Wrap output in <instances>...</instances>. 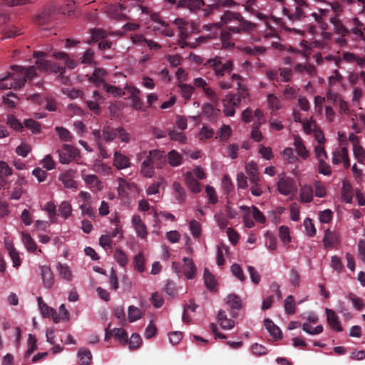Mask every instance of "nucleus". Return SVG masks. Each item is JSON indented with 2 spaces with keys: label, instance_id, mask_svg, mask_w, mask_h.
I'll return each instance as SVG.
<instances>
[{
  "label": "nucleus",
  "instance_id": "nucleus-1",
  "mask_svg": "<svg viewBox=\"0 0 365 365\" xmlns=\"http://www.w3.org/2000/svg\"><path fill=\"white\" fill-rule=\"evenodd\" d=\"M15 73H8L6 75L0 76V89H21L27 80L33 81L37 76L36 67L34 66L28 68L17 65L11 66Z\"/></svg>",
  "mask_w": 365,
  "mask_h": 365
},
{
  "label": "nucleus",
  "instance_id": "nucleus-2",
  "mask_svg": "<svg viewBox=\"0 0 365 365\" xmlns=\"http://www.w3.org/2000/svg\"><path fill=\"white\" fill-rule=\"evenodd\" d=\"M237 21L239 25L237 26H230L228 28L229 31L232 33H240L242 31H250L254 29L255 24L245 20L239 12H234L232 11H225L220 17V21L217 23H213L210 25L205 26L208 30L212 28L220 29L224 25Z\"/></svg>",
  "mask_w": 365,
  "mask_h": 365
},
{
  "label": "nucleus",
  "instance_id": "nucleus-3",
  "mask_svg": "<svg viewBox=\"0 0 365 365\" xmlns=\"http://www.w3.org/2000/svg\"><path fill=\"white\" fill-rule=\"evenodd\" d=\"M204 66L211 69L217 78H221L226 74H230L233 70V61L225 60L222 56H215L208 59Z\"/></svg>",
  "mask_w": 365,
  "mask_h": 365
},
{
  "label": "nucleus",
  "instance_id": "nucleus-4",
  "mask_svg": "<svg viewBox=\"0 0 365 365\" xmlns=\"http://www.w3.org/2000/svg\"><path fill=\"white\" fill-rule=\"evenodd\" d=\"M34 56L37 58L36 64L40 71H51L56 73H63L64 72V68L59 63L44 59L45 53L40 51L34 52Z\"/></svg>",
  "mask_w": 365,
  "mask_h": 365
},
{
  "label": "nucleus",
  "instance_id": "nucleus-5",
  "mask_svg": "<svg viewBox=\"0 0 365 365\" xmlns=\"http://www.w3.org/2000/svg\"><path fill=\"white\" fill-rule=\"evenodd\" d=\"M294 1L297 6L293 12L286 7H284L282 9L284 15L287 16V18L293 22L301 21L304 18H306L307 16L305 15L304 8L309 6V4L306 0H294Z\"/></svg>",
  "mask_w": 365,
  "mask_h": 365
},
{
  "label": "nucleus",
  "instance_id": "nucleus-6",
  "mask_svg": "<svg viewBox=\"0 0 365 365\" xmlns=\"http://www.w3.org/2000/svg\"><path fill=\"white\" fill-rule=\"evenodd\" d=\"M59 162L62 164H68L79 154L77 148L68 144H63L61 149L57 150Z\"/></svg>",
  "mask_w": 365,
  "mask_h": 365
},
{
  "label": "nucleus",
  "instance_id": "nucleus-7",
  "mask_svg": "<svg viewBox=\"0 0 365 365\" xmlns=\"http://www.w3.org/2000/svg\"><path fill=\"white\" fill-rule=\"evenodd\" d=\"M328 4L336 14H339L344 10L356 14V8L354 0H336L333 2H329Z\"/></svg>",
  "mask_w": 365,
  "mask_h": 365
},
{
  "label": "nucleus",
  "instance_id": "nucleus-8",
  "mask_svg": "<svg viewBox=\"0 0 365 365\" xmlns=\"http://www.w3.org/2000/svg\"><path fill=\"white\" fill-rule=\"evenodd\" d=\"M76 177L77 170L68 169L59 175L58 180L62 182L66 188L77 190L78 182L74 180Z\"/></svg>",
  "mask_w": 365,
  "mask_h": 365
},
{
  "label": "nucleus",
  "instance_id": "nucleus-9",
  "mask_svg": "<svg viewBox=\"0 0 365 365\" xmlns=\"http://www.w3.org/2000/svg\"><path fill=\"white\" fill-rule=\"evenodd\" d=\"M128 98L131 101V107L137 110H143V103L140 98V91L134 86H126L125 87Z\"/></svg>",
  "mask_w": 365,
  "mask_h": 365
},
{
  "label": "nucleus",
  "instance_id": "nucleus-10",
  "mask_svg": "<svg viewBox=\"0 0 365 365\" xmlns=\"http://www.w3.org/2000/svg\"><path fill=\"white\" fill-rule=\"evenodd\" d=\"M110 324H109L106 329L105 340L108 341L112 336H114L123 344H127L128 335L125 330L122 328H114L110 329Z\"/></svg>",
  "mask_w": 365,
  "mask_h": 365
},
{
  "label": "nucleus",
  "instance_id": "nucleus-11",
  "mask_svg": "<svg viewBox=\"0 0 365 365\" xmlns=\"http://www.w3.org/2000/svg\"><path fill=\"white\" fill-rule=\"evenodd\" d=\"M346 25L351 27V33L354 35L359 36L363 41H365V26L357 17L346 22Z\"/></svg>",
  "mask_w": 365,
  "mask_h": 365
},
{
  "label": "nucleus",
  "instance_id": "nucleus-12",
  "mask_svg": "<svg viewBox=\"0 0 365 365\" xmlns=\"http://www.w3.org/2000/svg\"><path fill=\"white\" fill-rule=\"evenodd\" d=\"M54 18V8L45 7L36 16V21L39 25H45L50 23Z\"/></svg>",
  "mask_w": 365,
  "mask_h": 365
},
{
  "label": "nucleus",
  "instance_id": "nucleus-13",
  "mask_svg": "<svg viewBox=\"0 0 365 365\" xmlns=\"http://www.w3.org/2000/svg\"><path fill=\"white\" fill-rule=\"evenodd\" d=\"M294 181L290 178H281L277 183V188L279 192L284 195H288L290 194L294 188Z\"/></svg>",
  "mask_w": 365,
  "mask_h": 365
},
{
  "label": "nucleus",
  "instance_id": "nucleus-14",
  "mask_svg": "<svg viewBox=\"0 0 365 365\" xmlns=\"http://www.w3.org/2000/svg\"><path fill=\"white\" fill-rule=\"evenodd\" d=\"M203 6V0H180L177 2L178 8H186L192 12H196Z\"/></svg>",
  "mask_w": 365,
  "mask_h": 365
},
{
  "label": "nucleus",
  "instance_id": "nucleus-15",
  "mask_svg": "<svg viewBox=\"0 0 365 365\" xmlns=\"http://www.w3.org/2000/svg\"><path fill=\"white\" fill-rule=\"evenodd\" d=\"M41 275L45 288L51 289L54 284L53 274L48 266H41Z\"/></svg>",
  "mask_w": 365,
  "mask_h": 365
},
{
  "label": "nucleus",
  "instance_id": "nucleus-16",
  "mask_svg": "<svg viewBox=\"0 0 365 365\" xmlns=\"http://www.w3.org/2000/svg\"><path fill=\"white\" fill-rule=\"evenodd\" d=\"M325 312L327 315V322L330 327L336 331H341L343 329L342 327L339 322V317L336 314L334 311L327 308L325 309Z\"/></svg>",
  "mask_w": 365,
  "mask_h": 365
},
{
  "label": "nucleus",
  "instance_id": "nucleus-17",
  "mask_svg": "<svg viewBox=\"0 0 365 365\" xmlns=\"http://www.w3.org/2000/svg\"><path fill=\"white\" fill-rule=\"evenodd\" d=\"M157 169H162L167 163V155L163 150L155 149L150 151Z\"/></svg>",
  "mask_w": 365,
  "mask_h": 365
},
{
  "label": "nucleus",
  "instance_id": "nucleus-18",
  "mask_svg": "<svg viewBox=\"0 0 365 365\" xmlns=\"http://www.w3.org/2000/svg\"><path fill=\"white\" fill-rule=\"evenodd\" d=\"M185 181L187 187L193 193H199L201 191L200 182L195 179L193 173L190 171L185 174Z\"/></svg>",
  "mask_w": 365,
  "mask_h": 365
},
{
  "label": "nucleus",
  "instance_id": "nucleus-19",
  "mask_svg": "<svg viewBox=\"0 0 365 365\" xmlns=\"http://www.w3.org/2000/svg\"><path fill=\"white\" fill-rule=\"evenodd\" d=\"M113 165L119 170L129 168L130 165V159L121 153L115 151L113 155Z\"/></svg>",
  "mask_w": 365,
  "mask_h": 365
},
{
  "label": "nucleus",
  "instance_id": "nucleus-20",
  "mask_svg": "<svg viewBox=\"0 0 365 365\" xmlns=\"http://www.w3.org/2000/svg\"><path fill=\"white\" fill-rule=\"evenodd\" d=\"M227 304L231 309L230 314L233 317L237 316L236 311L240 310L242 308V301L237 295L235 294H230L227 297Z\"/></svg>",
  "mask_w": 365,
  "mask_h": 365
},
{
  "label": "nucleus",
  "instance_id": "nucleus-21",
  "mask_svg": "<svg viewBox=\"0 0 365 365\" xmlns=\"http://www.w3.org/2000/svg\"><path fill=\"white\" fill-rule=\"evenodd\" d=\"M331 24L334 26V32L345 37L351 33V28L349 29L338 19L332 17L330 19Z\"/></svg>",
  "mask_w": 365,
  "mask_h": 365
},
{
  "label": "nucleus",
  "instance_id": "nucleus-22",
  "mask_svg": "<svg viewBox=\"0 0 365 365\" xmlns=\"http://www.w3.org/2000/svg\"><path fill=\"white\" fill-rule=\"evenodd\" d=\"M230 79L232 81L237 83V93L236 94H238V96L242 98L243 100L247 98L249 96L248 90L247 88L242 83V77L238 74L234 73L231 76Z\"/></svg>",
  "mask_w": 365,
  "mask_h": 365
},
{
  "label": "nucleus",
  "instance_id": "nucleus-23",
  "mask_svg": "<svg viewBox=\"0 0 365 365\" xmlns=\"http://www.w3.org/2000/svg\"><path fill=\"white\" fill-rule=\"evenodd\" d=\"M132 223L138 237L140 238H145L148 234L147 229L140 217L138 215H133L132 218Z\"/></svg>",
  "mask_w": 365,
  "mask_h": 365
},
{
  "label": "nucleus",
  "instance_id": "nucleus-24",
  "mask_svg": "<svg viewBox=\"0 0 365 365\" xmlns=\"http://www.w3.org/2000/svg\"><path fill=\"white\" fill-rule=\"evenodd\" d=\"M107 74V71L102 68H96L93 75L89 78V81L93 83L96 86L101 87L103 83H106L104 81V76Z\"/></svg>",
  "mask_w": 365,
  "mask_h": 365
},
{
  "label": "nucleus",
  "instance_id": "nucleus-25",
  "mask_svg": "<svg viewBox=\"0 0 365 365\" xmlns=\"http://www.w3.org/2000/svg\"><path fill=\"white\" fill-rule=\"evenodd\" d=\"M339 242V236L334 232L329 230L325 231L324 237L323 239L324 246L326 248H332L334 246Z\"/></svg>",
  "mask_w": 365,
  "mask_h": 365
},
{
  "label": "nucleus",
  "instance_id": "nucleus-26",
  "mask_svg": "<svg viewBox=\"0 0 365 365\" xmlns=\"http://www.w3.org/2000/svg\"><path fill=\"white\" fill-rule=\"evenodd\" d=\"M264 325L270 335L277 339H280L282 337L281 329L274 324V322L269 319H265L264 321Z\"/></svg>",
  "mask_w": 365,
  "mask_h": 365
},
{
  "label": "nucleus",
  "instance_id": "nucleus-27",
  "mask_svg": "<svg viewBox=\"0 0 365 365\" xmlns=\"http://www.w3.org/2000/svg\"><path fill=\"white\" fill-rule=\"evenodd\" d=\"M245 168L250 182H256L259 181L260 178L257 163L251 161L247 164Z\"/></svg>",
  "mask_w": 365,
  "mask_h": 365
},
{
  "label": "nucleus",
  "instance_id": "nucleus-28",
  "mask_svg": "<svg viewBox=\"0 0 365 365\" xmlns=\"http://www.w3.org/2000/svg\"><path fill=\"white\" fill-rule=\"evenodd\" d=\"M183 272L187 279H192L196 274V267L192 259L184 257Z\"/></svg>",
  "mask_w": 365,
  "mask_h": 365
},
{
  "label": "nucleus",
  "instance_id": "nucleus-29",
  "mask_svg": "<svg viewBox=\"0 0 365 365\" xmlns=\"http://www.w3.org/2000/svg\"><path fill=\"white\" fill-rule=\"evenodd\" d=\"M83 178L90 188L96 190H101L102 189V182L96 175H83Z\"/></svg>",
  "mask_w": 365,
  "mask_h": 365
},
{
  "label": "nucleus",
  "instance_id": "nucleus-30",
  "mask_svg": "<svg viewBox=\"0 0 365 365\" xmlns=\"http://www.w3.org/2000/svg\"><path fill=\"white\" fill-rule=\"evenodd\" d=\"M217 320L222 329H231L235 327V322L227 317L224 310H220L217 314Z\"/></svg>",
  "mask_w": 365,
  "mask_h": 365
},
{
  "label": "nucleus",
  "instance_id": "nucleus-31",
  "mask_svg": "<svg viewBox=\"0 0 365 365\" xmlns=\"http://www.w3.org/2000/svg\"><path fill=\"white\" fill-rule=\"evenodd\" d=\"M313 188L311 185H304L300 188L299 197L302 202L308 203L313 200Z\"/></svg>",
  "mask_w": 365,
  "mask_h": 365
},
{
  "label": "nucleus",
  "instance_id": "nucleus-32",
  "mask_svg": "<svg viewBox=\"0 0 365 365\" xmlns=\"http://www.w3.org/2000/svg\"><path fill=\"white\" fill-rule=\"evenodd\" d=\"M93 98L95 101H87L86 103L89 109L93 111L96 114H98L100 113V107L98 102H103L104 98L101 96V94L97 91H93Z\"/></svg>",
  "mask_w": 365,
  "mask_h": 365
},
{
  "label": "nucleus",
  "instance_id": "nucleus-33",
  "mask_svg": "<svg viewBox=\"0 0 365 365\" xmlns=\"http://www.w3.org/2000/svg\"><path fill=\"white\" fill-rule=\"evenodd\" d=\"M202 113L205 115L210 121L216 120L220 110L215 108L212 104L205 103L202 106Z\"/></svg>",
  "mask_w": 365,
  "mask_h": 365
},
{
  "label": "nucleus",
  "instance_id": "nucleus-34",
  "mask_svg": "<svg viewBox=\"0 0 365 365\" xmlns=\"http://www.w3.org/2000/svg\"><path fill=\"white\" fill-rule=\"evenodd\" d=\"M26 182L24 177H19L15 182V186L11 193V198L13 200H19L24 192L22 185Z\"/></svg>",
  "mask_w": 365,
  "mask_h": 365
},
{
  "label": "nucleus",
  "instance_id": "nucleus-35",
  "mask_svg": "<svg viewBox=\"0 0 365 365\" xmlns=\"http://www.w3.org/2000/svg\"><path fill=\"white\" fill-rule=\"evenodd\" d=\"M173 188L175 192V197L179 203L183 202L186 199V192L184 187L181 186L180 182L175 181L173 183Z\"/></svg>",
  "mask_w": 365,
  "mask_h": 365
},
{
  "label": "nucleus",
  "instance_id": "nucleus-36",
  "mask_svg": "<svg viewBox=\"0 0 365 365\" xmlns=\"http://www.w3.org/2000/svg\"><path fill=\"white\" fill-rule=\"evenodd\" d=\"M6 247L9 251V254L12 260L14 267L16 268L19 267L21 262L19 252L14 248V245L11 243H6Z\"/></svg>",
  "mask_w": 365,
  "mask_h": 365
},
{
  "label": "nucleus",
  "instance_id": "nucleus-37",
  "mask_svg": "<svg viewBox=\"0 0 365 365\" xmlns=\"http://www.w3.org/2000/svg\"><path fill=\"white\" fill-rule=\"evenodd\" d=\"M78 356L80 365H89L91 364L92 354L88 349L84 348L80 349L78 352Z\"/></svg>",
  "mask_w": 365,
  "mask_h": 365
},
{
  "label": "nucleus",
  "instance_id": "nucleus-38",
  "mask_svg": "<svg viewBox=\"0 0 365 365\" xmlns=\"http://www.w3.org/2000/svg\"><path fill=\"white\" fill-rule=\"evenodd\" d=\"M167 155V161L173 167H177L182 163V156L175 150L170 151Z\"/></svg>",
  "mask_w": 365,
  "mask_h": 365
},
{
  "label": "nucleus",
  "instance_id": "nucleus-39",
  "mask_svg": "<svg viewBox=\"0 0 365 365\" xmlns=\"http://www.w3.org/2000/svg\"><path fill=\"white\" fill-rule=\"evenodd\" d=\"M53 56L57 59L64 60L65 65L71 69L75 68L77 66L76 61L70 58L68 55L65 52H54Z\"/></svg>",
  "mask_w": 365,
  "mask_h": 365
},
{
  "label": "nucleus",
  "instance_id": "nucleus-40",
  "mask_svg": "<svg viewBox=\"0 0 365 365\" xmlns=\"http://www.w3.org/2000/svg\"><path fill=\"white\" fill-rule=\"evenodd\" d=\"M22 241L29 252H34L36 250L37 245L29 234L22 232Z\"/></svg>",
  "mask_w": 365,
  "mask_h": 365
},
{
  "label": "nucleus",
  "instance_id": "nucleus-41",
  "mask_svg": "<svg viewBox=\"0 0 365 365\" xmlns=\"http://www.w3.org/2000/svg\"><path fill=\"white\" fill-rule=\"evenodd\" d=\"M204 281L206 287L210 290H213L217 284L215 276L205 268L204 270Z\"/></svg>",
  "mask_w": 365,
  "mask_h": 365
},
{
  "label": "nucleus",
  "instance_id": "nucleus-42",
  "mask_svg": "<svg viewBox=\"0 0 365 365\" xmlns=\"http://www.w3.org/2000/svg\"><path fill=\"white\" fill-rule=\"evenodd\" d=\"M231 133V128L229 125H222L217 132L216 138H218L221 142H225L230 138Z\"/></svg>",
  "mask_w": 365,
  "mask_h": 365
},
{
  "label": "nucleus",
  "instance_id": "nucleus-43",
  "mask_svg": "<svg viewBox=\"0 0 365 365\" xmlns=\"http://www.w3.org/2000/svg\"><path fill=\"white\" fill-rule=\"evenodd\" d=\"M223 113L226 116H233L235 113V106L232 105V100L226 96L222 100Z\"/></svg>",
  "mask_w": 365,
  "mask_h": 365
},
{
  "label": "nucleus",
  "instance_id": "nucleus-44",
  "mask_svg": "<svg viewBox=\"0 0 365 365\" xmlns=\"http://www.w3.org/2000/svg\"><path fill=\"white\" fill-rule=\"evenodd\" d=\"M95 52L92 48L87 49L81 58V63L96 66L97 63L94 61Z\"/></svg>",
  "mask_w": 365,
  "mask_h": 365
},
{
  "label": "nucleus",
  "instance_id": "nucleus-45",
  "mask_svg": "<svg viewBox=\"0 0 365 365\" xmlns=\"http://www.w3.org/2000/svg\"><path fill=\"white\" fill-rule=\"evenodd\" d=\"M102 88L106 92L113 95L115 97H120L125 95V92L120 88L109 85L107 83H103Z\"/></svg>",
  "mask_w": 365,
  "mask_h": 365
},
{
  "label": "nucleus",
  "instance_id": "nucleus-46",
  "mask_svg": "<svg viewBox=\"0 0 365 365\" xmlns=\"http://www.w3.org/2000/svg\"><path fill=\"white\" fill-rule=\"evenodd\" d=\"M180 92L182 96L186 100H189L194 91V87L190 84L180 83L178 85Z\"/></svg>",
  "mask_w": 365,
  "mask_h": 365
},
{
  "label": "nucleus",
  "instance_id": "nucleus-47",
  "mask_svg": "<svg viewBox=\"0 0 365 365\" xmlns=\"http://www.w3.org/2000/svg\"><path fill=\"white\" fill-rule=\"evenodd\" d=\"M128 321L130 322H135L138 319H140L143 316V312L140 311V309L135 306H130L128 307Z\"/></svg>",
  "mask_w": 365,
  "mask_h": 365
},
{
  "label": "nucleus",
  "instance_id": "nucleus-48",
  "mask_svg": "<svg viewBox=\"0 0 365 365\" xmlns=\"http://www.w3.org/2000/svg\"><path fill=\"white\" fill-rule=\"evenodd\" d=\"M152 19L155 22L159 23L162 26L165 27V29L161 31V34L163 35L168 37H172L174 36V31L168 28V24L165 23L164 21L160 20L156 14L153 15Z\"/></svg>",
  "mask_w": 365,
  "mask_h": 365
},
{
  "label": "nucleus",
  "instance_id": "nucleus-49",
  "mask_svg": "<svg viewBox=\"0 0 365 365\" xmlns=\"http://www.w3.org/2000/svg\"><path fill=\"white\" fill-rule=\"evenodd\" d=\"M294 146L296 151L299 156L304 159L308 157V151L307 150L305 146L303 144V141L300 138H297L294 139Z\"/></svg>",
  "mask_w": 365,
  "mask_h": 365
},
{
  "label": "nucleus",
  "instance_id": "nucleus-50",
  "mask_svg": "<svg viewBox=\"0 0 365 365\" xmlns=\"http://www.w3.org/2000/svg\"><path fill=\"white\" fill-rule=\"evenodd\" d=\"M341 197L343 200L347 203H350L353 198V191L350 185L343 184L341 190Z\"/></svg>",
  "mask_w": 365,
  "mask_h": 365
},
{
  "label": "nucleus",
  "instance_id": "nucleus-51",
  "mask_svg": "<svg viewBox=\"0 0 365 365\" xmlns=\"http://www.w3.org/2000/svg\"><path fill=\"white\" fill-rule=\"evenodd\" d=\"M242 51L247 55L250 56H257L259 54H263L266 48L263 46H255L254 47L251 46H245L242 48Z\"/></svg>",
  "mask_w": 365,
  "mask_h": 365
},
{
  "label": "nucleus",
  "instance_id": "nucleus-52",
  "mask_svg": "<svg viewBox=\"0 0 365 365\" xmlns=\"http://www.w3.org/2000/svg\"><path fill=\"white\" fill-rule=\"evenodd\" d=\"M106 37V32L101 29H95L91 31V38L88 41V43L97 42L101 39Z\"/></svg>",
  "mask_w": 365,
  "mask_h": 365
},
{
  "label": "nucleus",
  "instance_id": "nucleus-53",
  "mask_svg": "<svg viewBox=\"0 0 365 365\" xmlns=\"http://www.w3.org/2000/svg\"><path fill=\"white\" fill-rule=\"evenodd\" d=\"M55 130L62 141L71 142L72 140L73 137L68 129L57 126Z\"/></svg>",
  "mask_w": 365,
  "mask_h": 365
},
{
  "label": "nucleus",
  "instance_id": "nucleus-54",
  "mask_svg": "<svg viewBox=\"0 0 365 365\" xmlns=\"http://www.w3.org/2000/svg\"><path fill=\"white\" fill-rule=\"evenodd\" d=\"M140 173L143 177L150 178L155 174V168L148 163L143 161L140 165Z\"/></svg>",
  "mask_w": 365,
  "mask_h": 365
},
{
  "label": "nucleus",
  "instance_id": "nucleus-55",
  "mask_svg": "<svg viewBox=\"0 0 365 365\" xmlns=\"http://www.w3.org/2000/svg\"><path fill=\"white\" fill-rule=\"evenodd\" d=\"M118 131L110 127H105L102 130V135L106 142L113 141L117 136Z\"/></svg>",
  "mask_w": 365,
  "mask_h": 365
},
{
  "label": "nucleus",
  "instance_id": "nucleus-56",
  "mask_svg": "<svg viewBox=\"0 0 365 365\" xmlns=\"http://www.w3.org/2000/svg\"><path fill=\"white\" fill-rule=\"evenodd\" d=\"M114 258L121 267H125L128 263L127 255L121 249L118 248L115 250Z\"/></svg>",
  "mask_w": 365,
  "mask_h": 365
},
{
  "label": "nucleus",
  "instance_id": "nucleus-57",
  "mask_svg": "<svg viewBox=\"0 0 365 365\" xmlns=\"http://www.w3.org/2000/svg\"><path fill=\"white\" fill-rule=\"evenodd\" d=\"M332 163L335 165H339L342 162L344 156L346 155V148H341L333 152Z\"/></svg>",
  "mask_w": 365,
  "mask_h": 365
},
{
  "label": "nucleus",
  "instance_id": "nucleus-58",
  "mask_svg": "<svg viewBox=\"0 0 365 365\" xmlns=\"http://www.w3.org/2000/svg\"><path fill=\"white\" fill-rule=\"evenodd\" d=\"M142 342V339L140 336L137 334L134 333L131 335L130 339H128V343L129 345V349L131 350L137 349L140 347Z\"/></svg>",
  "mask_w": 365,
  "mask_h": 365
},
{
  "label": "nucleus",
  "instance_id": "nucleus-59",
  "mask_svg": "<svg viewBox=\"0 0 365 365\" xmlns=\"http://www.w3.org/2000/svg\"><path fill=\"white\" fill-rule=\"evenodd\" d=\"M214 135V130L207 125H203L200 130V140H205L212 138Z\"/></svg>",
  "mask_w": 365,
  "mask_h": 365
},
{
  "label": "nucleus",
  "instance_id": "nucleus-60",
  "mask_svg": "<svg viewBox=\"0 0 365 365\" xmlns=\"http://www.w3.org/2000/svg\"><path fill=\"white\" fill-rule=\"evenodd\" d=\"M284 309L287 314H294L295 313V302L294 297L289 295L284 300Z\"/></svg>",
  "mask_w": 365,
  "mask_h": 365
},
{
  "label": "nucleus",
  "instance_id": "nucleus-61",
  "mask_svg": "<svg viewBox=\"0 0 365 365\" xmlns=\"http://www.w3.org/2000/svg\"><path fill=\"white\" fill-rule=\"evenodd\" d=\"M145 260L142 253H139L135 256L133 259V264L136 270L143 272L145 270Z\"/></svg>",
  "mask_w": 365,
  "mask_h": 365
},
{
  "label": "nucleus",
  "instance_id": "nucleus-62",
  "mask_svg": "<svg viewBox=\"0 0 365 365\" xmlns=\"http://www.w3.org/2000/svg\"><path fill=\"white\" fill-rule=\"evenodd\" d=\"M354 155L355 158L357 159L358 162L360 163H363L365 160V150L364 149L359 145L358 143L354 144Z\"/></svg>",
  "mask_w": 365,
  "mask_h": 365
},
{
  "label": "nucleus",
  "instance_id": "nucleus-63",
  "mask_svg": "<svg viewBox=\"0 0 365 365\" xmlns=\"http://www.w3.org/2000/svg\"><path fill=\"white\" fill-rule=\"evenodd\" d=\"M24 126L32 131L34 133H38L41 130V125L33 119H27L24 122Z\"/></svg>",
  "mask_w": 365,
  "mask_h": 365
},
{
  "label": "nucleus",
  "instance_id": "nucleus-64",
  "mask_svg": "<svg viewBox=\"0 0 365 365\" xmlns=\"http://www.w3.org/2000/svg\"><path fill=\"white\" fill-rule=\"evenodd\" d=\"M72 207L71 204L67 201H63L61 203L58 207V212L64 217L67 218L71 214Z\"/></svg>",
  "mask_w": 365,
  "mask_h": 365
}]
</instances>
